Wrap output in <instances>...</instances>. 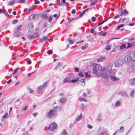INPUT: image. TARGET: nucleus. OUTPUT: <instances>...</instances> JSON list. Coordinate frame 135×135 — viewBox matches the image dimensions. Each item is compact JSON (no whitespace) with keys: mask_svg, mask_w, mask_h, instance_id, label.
Returning a JSON list of instances; mask_svg holds the SVG:
<instances>
[{"mask_svg":"<svg viewBox=\"0 0 135 135\" xmlns=\"http://www.w3.org/2000/svg\"><path fill=\"white\" fill-rule=\"evenodd\" d=\"M96 19V18L94 17H92L91 18V20L93 22H95V21Z\"/></svg>","mask_w":135,"mask_h":135,"instance_id":"nucleus-55","label":"nucleus"},{"mask_svg":"<svg viewBox=\"0 0 135 135\" xmlns=\"http://www.w3.org/2000/svg\"><path fill=\"white\" fill-rule=\"evenodd\" d=\"M68 42L69 43L71 44H72L74 43V41L73 40H72L71 39V38H69L68 39Z\"/></svg>","mask_w":135,"mask_h":135,"instance_id":"nucleus-26","label":"nucleus"},{"mask_svg":"<svg viewBox=\"0 0 135 135\" xmlns=\"http://www.w3.org/2000/svg\"><path fill=\"white\" fill-rule=\"evenodd\" d=\"M38 36V34L37 33H35L33 35L28 34V37L31 39H33L36 38Z\"/></svg>","mask_w":135,"mask_h":135,"instance_id":"nucleus-9","label":"nucleus"},{"mask_svg":"<svg viewBox=\"0 0 135 135\" xmlns=\"http://www.w3.org/2000/svg\"><path fill=\"white\" fill-rule=\"evenodd\" d=\"M40 3V1L38 0L35 1V4H38Z\"/></svg>","mask_w":135,"mask_h":135,"instance_id":"nucleus-56","label":"nucleus"},{"mask_svg":"<svg viewBox=\"0 0 135 135\" xmlns=\"http://www.w3.org/2000/svg\"><path fill=\"white\" fill-rule=\"evenodd\" d=\"M42 16L45 19L47 20L48 18L47 14L46 13H42Z\"/></svg>","mask_w":135,"mask_h":135,"instance_id":"nucleus-22","label":"nucleus"},{"mask_svg":"<svg viewBox=\"0 0 135 135\" xmlns=\"http://www.w3.org/2000/svg\"><path fill=\"white\" fill-rule=\"evenodd\" d=\"M119 15H117V16H114L113 17V19H115L117 18H119Z\"/></svg>","mask_w":135,"mask_h":135,"instance_id":"nucleus-59","label":"nucleus"},{"mask_svg":"<svg viewBox=\"0 0 135 135\" xmlns=\"http://www.w3.org/2000/svg\"><path fill=\"white\" fill-rule=\"evenodd\" d=\"M57 127V124L55 122H53L50 125L48 129L51 132H52L56 129Z\"/></svg>","mask_w":135,"mask_h":135,"instance_id":"nucleus-5","label":"nucleus"},{"mask_svg":"<svg viewBox=\"0 0 135 135\" xmlns=\"http://www.w3.org/2000/svg\"><path fill=\"white\" fill-rule=\"evenodd\" d=\"M60 102L63 103L66 102V99L65 98L62 97L60 99Z\"/></svg>","mask_w":135,"mask_h":135,"instance_id":"nucleus-18","label":"nucleus"},{"mask_svg":"<svg viewBox=\"0 0 135 135\" xmlns=\"http://www.w3.org/2000/svg\"><path fill=\"white\" fill-rule=\"evenodd\" d=\"M101 115L100 114H99L98 116V118H97V120L98 121H101Z\"/></svg>","mask_w":135,"mask_h":135,"instance_id":"nucleus-41","label":"nucleus"},{"mask_svg":"<svg viewBox=\"0 0 135 135\" xmlns=\"http://www.w3.org/2000/svg\"><path fill=\"white\" fill-rule=\"evenodd\" d=\"M99 135H108L107 131L104 128H100L99 130Z\"/></svg>","mask_w":135,"mask_h":135,"instance_id":"nucleus-6","label":"nucleus"},{"mask_svg":"<svg viewBox=\"0 0 135 135\" xmlns=\"http://www.w3.org/2000/svg\"><path fill=\"white\" fill-rule=\"evenodd\" d=\"M124 60L125 62L127 63L131 61H132V62L130 54H129L124 57Z\"/></svg>","mask_w":135,"mask_h":135,"instance_id":"nucleus-7","label":"nucleus"},{"mask_svg":"<svg viewBox=\"0 0 135 135\" xmlns=\"http://www.w3.org/2000/svg\"><path fill=\"white\" fill-rule=\"evenodd\" d=\"M47 85V83L45 82L42 86H39L36 89L37 93L40 94H42L43 92V89L45 88Z\"/></svg>","mask_w":135,"mask_h":135,"instance_id":"nucleus-2","label":"nucleus"},{"mask_svg":"<svg viewBox=\"0 0 135 135\" xmlns=\"http://www.w3.org/2000/svg\"><path fill=\"white\" fill-rule=\"evenodd\" d=\"M75 12H76L75 10V9H74L72 10V11H71V13L72 14H74L75 13Z\"/></svg>","mask_w":135,"mask_h":135,"instance_id":"nucleus-61","label":"nucleus"},{"mask_svg":"<svg viewBox=\"0 0 135 135\" xmlns=\"http://www.w3.org/2000/svg\"><path fill=\"white\" fill-rule=\"evenodd\" d=\"M129 21V20L128 18H124L123 19V22H128Z\"/></svg>","mask_w":135,"mask_h":135,"instance_id":"nucleus-34","label":"nucleus"},{"mask_svg":"<svg viewBox=\"0 0 135 135\" xmlns=\"http://www.w3.org/2000/svg\"><path fill=\"white\" fill-rule=\"evenodd\" d=\"M85 77L89 78L90 76L91 75L90 74H88V73H85Z\"/></svg>","mask_w":135,"mask_h":135,"instance_id":"nucleus-40","label":"nucleus"},{"mask_svg":"<svg viewBox=\"0 0 135 135\" xmlns=\"http://www.w3.org/2000/svg\"><path fill=\"white\" fill-rule=\"evenodd\" d=\"M18 3H23L25 2V0H20L18 1Z\"/></svg>","mask_w":135,"mask_h":135,"instance_id":"nucleus-52","label":"nucleus"},{"mask_svg":"<svg viewBox=\"0 0 135 135\" xmlns=\"http://www.w3.org/2000/svg\"><path fill=\"white\" fill-rule=\"evenodd\" d=\"M28 108V107L27 106H25L21 110L22 111H26Z\"/></svg>","mask_w":135,"mask_h":135,"instance_id":"nucleus-44","label":"nucleus"},{"mask_svg":"<svg viewBox=\"0 0 135 135\" xmlns=\"http://www.w3.org/2000/svg\"><path fill=\"white\" fill-rule=\"evenodd\" d=\"M128 14V12L126 9L123 10L121 14H120V16H122L123 15L124 16H125L126 15H127Z\"/></svg>","mask_w":135,"mask_h":135,"instance_id":"nucleus-13","label":"nucleus"},{"mask_svg":"<svg viewBox=\"0 0 135 135\" xmlns=\"http://www.w3.org/2000/svg\"><path fill=\"white\" fill-rule=\"evenodd\" d=\"M82 117L81 113L80 115L76 119L75 122H76L79 121L82 118Z\"/></svg>","mask_w":135,"mask_h":135,"instance_id":"nucleus-15","label":"nucleus"},{"mask_svg":"<svg viewBox=\"0 0 135 135\" xmlns=\"http://www.w3.org/2000/svg\"><path fill=\"white\" fill-rule=\"evenodd\" d=\"M126 93L124 91H121L119 93V94L123 96H125L126 95Z\"/></svg>","mask_w":135,"mask_h":135,"instance_id":"nucleus-28","label":"nucleus"},{"mask_svg":"<svg viewBox=\"0 0 135 135\" xmlns=\"http://www.w3.org/2000/svg\"><path fill=\"white\" fill-rule=\"evenodd\" d=\"M97 68L96 67L93 68L92 70V73L94 74H96L97 73Z\"/></svg>","mask_w":135,"mask_h":135,"instance_id":"nucleus-29","label":"nucleus"},{"mask_svg":"<svg viewBox=\"0 0 135 135\" xmlns=\"http://www.w3.org/2000/svg\"><path fill=\"white\" fill-rule=\"evenodd\" d=\"M3 13L7 17H8L9 16V15L6 11H3Z\"/></svg>","mask_w":135,"mask_h":135,"instance_id":"nucleus-36","label":"nucleus"},{"mask_svg":"<svg viewBox=\"0 0 135 135\" xmlns=\"http://www.w3.org/2000/svg\"><path fill=\"white\" fill-rule=\"evenodd\" d=\"M70 82V80H69L67 77L64 79L63 83H69Z\"/></svg>","mask_w":135,"mask_h":135,"instance_id":"nucleus-17","label":"nucleus"},{"mask_svg":"<svg viewBox=\"0 0 135 135\" xmlns=\"http://www.w3.org/2000/svg\"><path fill=\"white\" fill-rule=\"evenodd\" d=\"M88 44H85L84 46L81 47V49L83 50H84L86 48L88 47Z\"/></svg>","mask_w":135,"mask_h":135,"instance_id":"nucleus-32","label":"nucleus"},{"mask_svg":"<svg viewBox=\"0 0 135 135\" xmlns=\"http://www.w3.org/2000/svg\"><path fill=\"white\" fill-rule=\"evenodd\" d=\"M57 111L55 110H50L46 114V116L50 118L56 115Z\"/></svg>","mask_w":135,"mask_h":135,"instance_id":"nucleus-3","label":"nucleus"},{"mask_svg":"<svg viewBox=\"0 0 135 135\" xmlns=\"http://www.w3.org/2000/svg\"><path fill=\"white\" fill-rule=\"evenodd\" d=\"M112 65L110 64L108 65L106 68L101 66H98L97 68L99 71L101 72L108 71L109 72V76L110 79L113 81H117L119 80V78L115 76V72L112 70Z\"/></svg>","mask_w":135,"mask_h":135,"instance_id":"nucleus-1","label":"nucleus"},{"mask_svg":"<svg viewBox=\"0 0 135 135\" xmlns=\"http://www.w3.org/2000/svg\"><path fill=\"white\" fill-rule=\"evenodd\" d=\"M127 44L128 45V46L127 47V49H128V48H130V47H133L132 46L131 43H129L128 42L127 43Z\"/></svg>","mask_w":135,"mask_h":135,"instance_id":"nucleus-37","label":"nucleus"},{"mask_svg":"<svg viewBox=\"0 0 135 135\" xmlns=\"http://www.w3.org/2000/svg\"><path fill=\"white\" fill-rule=\"evenodd\" d=\"M127 71L129 72H132L135 71V63H131V64L129 65Z\"/></svg>","mask_w":135,"mask_h":135,"instance_id":"nucleus-4","label":"nucleus"},{"mask_svg":"<svg viewBox=\"0 0 135 135\" xmlns=\"http://www.w3.org/2000/svg\"><path fill=\"white\" fill-rule=\"evenodd\" d=\"M66 77L69 80H70V81L71 79L74 77V75L70 73Z\"/></svg>","mask_w":135,"mask_h":135,"instance_id":"nucleus-14","label":"nucleus"},{"mask_svg":"<svg viewBox=\"0 0 135 135\" xmlns=\"http://www.w3.org/2000/svg\"><path fill=\"white\" fill-rule=\"evenodd\" d=\"M132 46H135V42H133L131 43Z\"/></svg>","mask_w":135,"mask_h":135,"instance_id":"nucleus-60","label":"nucleus"},{"mask_svg":"<svg viewBox=\"0 0 135 135\" xmlns=\"http://www.w3.org/2000/svg\"><path fill=\"white\" fill-rule=\"evenodd\" d=\"M87 127L88 128L90 129H91L93 128L92 126L91 125L89 124H88Z\"/></svg>","mask_w":135,"mask_h":135,"instance_id":"nucleus-53","label":"nucleus"},{"mask_svg":"<svg viewBox=\"0 0 135 135\" xmlns=\"http://www.w3.org/2000/svg\"><path fill=\"white\" fill-rule=\"evenodd\" d=\"M22 25H20L17 27V30L18 31L20 30L22 28Z\"/></svg>","mask_w":135,"mask_h":135,"instance_id":"nucleus-46","label":"nucleus"},{"mask_svg":"<svg viewBox=\"0 0 135 135\" xmlns=\"http://www.w3.org/2000/svg\"><path fill=\"white\" fill-rule=\"evenodd\" d=\"M99 33L100 35H101L102 36H104L106 35L107 33L106 32H105L104 33L103 31H102L101 32H99Z\"/></svg>","mask_w":135,"mask_h":135,"instance_id":"nucleus-31","label":"nucleus"},{"mask_svg":"<svg viewBox=\"0 0 135 135\" xmlns=\"http://www.w3.org/2000/svg\"><path fill=\"white\" fill-rule=\"evenodd\" d=\"M105 59V57H102L99 59H97V61L98 62L100 61L101 62L103 61Z\"/></svg>","mask_w":135,"mask_h":135,"instance_id":"nucleus-23","label":"nucleus"},{"mask_svg":"<svg viewBox=\"0 0 135 135\" xmlns=\"http://www.w3.org/2000/svg\"><path fill=\"white\" fill-rule=\"evenodd\" d=\"M21 103L20 101L18 100H16L15 103L14 104L16 106H18L20 105Z\"/></svg>","mask_w":135,"mask_h":135,"instance_id":"nucleus-19","label":"nucleus"},{"mask_svg":"<svg viewBox=\"0 0 135 135\" xmlns=\"http://www.w3.org/2000/svg\"><path fill=\"white\" fill-rule=\"evenodd\" d=\"M135 94V89L132 90L130 94V95L131 97L133 98L134 97V94Z\"/></svg>","mask_w":135,"mask_h":135,"instance_id":"nucleus-25","label":"nucleus"},{"mask_svg":"<svg viewBox=\"0 0 135 135\" xmlns=\"http://www.w3.org/2000/svg\"><path fill=\"white\" fill-rule=\"evenodd\" d=\"M37 114H38V113H33V115L35 117L37 115Z\"/></svg>","mask_w":135,"mask_h":135,"instance_id":"nucleus-63","label":"nucleus"},{"mask_svg":"<svg viewBox=\"0 0 135 135\" xmlns=\"http://www.w3.org/2000/svg\"><path fill=\"white\" fill-rule=\"evenodd\" d=\"M86 90H87V93L88 94V95L90 94L91 93L90 91H89V90H88V89H87Z\"/></svg>","mask_w":135,"mask_h":135,"instance_id":"nucleus-62","label":"nucleus"},{"mask_svg":"<svg viewBox=\"0 0 135 135\" xmlns=\"http://www.w3.org/2000/svg\"><path fill=\"white\" fill-rule=\"evenodd\" d=\"M98 2V0H95L93 2L91 3L90 4V6H92L96 3Z\"/></svg>","mask_w":135,"mask_h":135,"instance_id":"nucleus-30","label":"nucleus"},{"mask_svg":"<svg viewBox=\"0 0 135 135\" xmlns=\"http://www.w3.org/2000/svg\"><path fill=\"white\" fill-rule=\"evenodd\" d=\"M103 73L102 75V77L104 78L107 79L108 78V75L107 74V72H106L105 71L104 72H102Z\"/></svg>","mask_w":135,"mask_h":135,"instance_id":"nucleus-11","label":"nucleus"},{"mask_svg":"<svg viewBox=\"0 0 135 135\" xmlns=\"http://www.w3.org/2000/svg\"><path fill=\"white\" fill-rule=\"evenodd\" d=\"M79 100L80 101H85V102H87V99L85 98H83L82 97H80L79 98Z\"/></svg>","mask_w":135,"mask_h":135,"instance_id":"nucleus-21","label":"nucleus"},{"mask_svg":"<svg viewBox=\"0 0 135 135\" xmlns=\"http://www.w3.org/2000/svg\"><path fill=\"white\" fill-rule=\"evenodd\" d=\"M126 48V46L125 44H123L120 47V48L121 49H122Z\"/></svg>","mask_w":135,"mask_h":135,"instance_id":"nucleus-27","label":"nucleus"},{"mask_svg":"<svg viewBox=\"0 0 135 135\" xmlns=\"http://www.w3.org/2000/svg\"><path fill=\"white\" fill-rule=\"evenodd\" d=\"M44 41H46L47 40L48 37L46 36H45L43 38Z\"/></svg>","mask_w":135,"mask_h":135,"instance_id":"nucleus-49","label":"nucleus"},{"mask_svg":"<svg viewBox=\"0 0 135 135\" xmlns=\"http://www.w3.org/2000/svg\"><path fill=\"white\" fill-rule=\"evenodd\" d=\"M15 1L13 0L12 1L10 2L8 4V6H12L13 5L14 3L15 2Z\"/></svg>","mask_w":135,"mask_h":135,"instance_id":"nucleus-33","label":"nucleus"},{"mask_svg":"<svg viewBox=\"0 0 135 135\" xmlns=\"http://www.w3.org/2000/svg\"><path fill=\"white\" fill-rule=\"evenodd\" d=\"M22 116V114H18L17 115V118H20Z\"/></svg>","mask_w":135,"mask_h":135,"instance_id":"nucleus-54","label":"nucleus"},{"mask_svg":"<svg viewBox=\"0 0 135 135\" xmlns=\"http://www.w3.org/2000/svg\"><path fill=\"white\" fill-rule=\"evenodd\" d=\"M18 68H16V69L14 71L13 73H12L14 75L15 74L16 72H17L18 70Z\"/></svg>","mask_w":135,"mask_h":135,"instance_id":"nucleus-50","label":"nucleus"},{"mask_svg":"<svg viewBox=\"0 0 135 135\" xmlns=\"http://www.w3.org/2000/svg\"><path fill=\"white\" fill-rule=\"evenodd\" d=\"M14 35L15 36L18 37L21 36V33L20 31L15 32L14 33Z\"/></svg>","mask_w":135,"mask_h":135,"instance_id":"nucleus-16","label":"nucleus"},{"mask_svg":"<svg viewBox=\"0 0 135 135\" xmlns=\"http://www.w3.org/2000/svg\"><path fill=\"white\" fill-rule=\"evenodd\" d=\"M18 22V20L17 19H15L13 20L12 22V23L13 24H15L17 23Z\"/></svg>","mask_w":135,"mask_h":135,"instance_id":"nucleus-47","label":"nucleus"},{"mask_svg":"<svg viewBox=\"0 0 135 135\" xmlns=\"http://www.w3.org/2000/svg\"><path fill=\"white\" fill-rule=\"evenodd\" d=\"M124 129L123 126H121L119 129V132H122L124 131Z\"/></svg>","mask_w":135,"mask_h":135,"instance_id":"nucleus-38","label":"nucleus"},{"mask_svg":"<svg viewBox=\"0 0 135 135\" xmlns=\"http://www.w3.org/2000/svg\"><path fill=\"white\" fill-rule=\"evenodd\" d=\"M129 81L130 85H135V78L129 80Z\"/></svg>","mask_w":135,"mask_h":135,"instance_id":"nucleus-12","label":"nucleus"},{"mask_svg":"<svg viewBox=\"0 0 135 135\" xmlns=\"http://www.w3.org/2000/svg\"><path fill=\"white\" fill-rule=\"evenodd\" d=\"M120 104V102L119 101H116L115 104V105L117 106H119Z\"/></svg>","mask_w":135,"mask_h":135,"instance_id":"nucleus-24","label":"nucleus"},{"mask_svg":"<svg viewBox=\"0 0 135 135\" xmlns=\"http://www.w3.org/2000/svg\"><path fill=\"white\" fill-rule=\"evenodd\" d=\"M78 79H71L70 81V82L75 83L78 81Z\"/></svg>","mask_w":135,"mask_h":135,"instance_id":"nucleus-42","label":"nucleus"},{"mask_svg":"<svg viewBox=\"0 0 135 135\" xmlns=\"http://www.w3.org/2000/svg\"><path fill=\"white\" fill-rule=\"evenodd\" d=\"M48 54H51L52 53V51L51 50H49L47 52Z\"/></svg>","mask_w":135,"mask_h":135,"instance_id":"nucleus-51","label":"nucleus"},{"mask_svg":"<svg viewBox=\"0 0 135 135\" xmlns=\"http://www.w3.org/2000/svg\"><path fill=\"white\" fill-rule=\"evenodd\" d=\"M62 135H66L67 134V132L66 130L64 129L63 131L62 132Z\"/></svg>","mask_w":135,"mask_h":135,"instance_id":"nucleus-35","label":"nucleus"},{"mask_svg":"<svg viewBox=\"0 0 135 135\" xmlns=\"http://www.w3.org/2000/svg\"><path fill=\"white\" fill-rule=\"evenodd\" d=\"M53 18V17L52 16H50L48 22L49 23H51V20Z\"/></svg>","mask_w":135,"mask_h":135,"instance_id":"nucleus-43","label":"nucleus"},{"mask_svg":"<svg viewBox=\"0 0 135 135\" xmlns=\"http://www.w3.org/2000/svg\"><path fill=\"white\" fill-rule=\"evenodd\" d=\"M88 40L91 42H93L94 40L92 38H89V39Z\"/></svg>","mask_w":135,"mask_h":135,"instance_id":"nucleus-64","label":"nucleus"},{"mask_svg":"<svg viewBox=\"0 0 135 135\" xmlns=\"http://www.w3.org/2000/svg\"><path fill=\"white\" fill-rule=\"evenodd\" d=\"M128 40L130 41H132L133 40H135V38L134 37L129 38H128Z\"/></svg>","mask_w":135,"mask_h":135,"instance_id":"nucleus-58","label":"nucleus"},{"mask_svg":"<svg viewBox=\"0 0 135 135\" xmlns=\"http://www.w3.org/2000/svg\"><path fill=\"white\" fill-rule=\"evenodd\" d=\"M86 107V106L83 104L81 103L80 105V108L83 111H84V109Z\"/></svg>","mask_w":135,"mask_h":135,"instance_id":"nucleus-20","label":"nucleus"},{"mask_svg":"<svg viewBox=\"0 0 135 135\" xmlns=\"http://www.w3.org/2000/svg\"><path fill=\"white\" fill-rule=\"evenodd\" d=\"M110 49V47L109 45L107 46L106 47V49L107 50H109Z\"/></svg>","mask_w":135,"mask_h":135,"instance_id":"nucleus-48","label":"nucleus"},{"mask_svg":"<svg viewBox=\"0 0 135 135\" xmlns=\"http://www.w3.org/2000/svg\"><path fill=\"white\" fill-rule=\"evenodd\" d=\"M123 63V60L120 59L117 60L115 62V66L117 67L121 65Z\"/></svg>","mask_w":135,"mask_h":135,"instance_id":"nucleus-8","label":"nucleus"},{"mask_svg":"<svg viewBox=\"0 0 135 135\" xmlns=\"http://www.w3.org/2000/svg\"><path fill=\"white\" fill-rule=\"evenodd\" d=\"M132 62H135V51L133 52H131L130 53Z\"/></svg>","mask_w":135,"mask_h":135,"instance_id":"nucleus-10","label":"nucleus"},{"mask_svg":"<svg viewBox=\"0 0 135 135\" xmlns=\"http://www.w3.org/2000/svg\"><path fill=\"white\" fill-rule=\"evenodd\" d=\"M79 76L80 77H83L84 76V74L83 73L80 72L79 73Z\"/></svg>","mask_w":135,"mask_h":135,"instance_id":"nucleus-39","label":"nucleus"},{"mask_svg":"<svg viewBox=\"0 0 135 135\" xmlns=\"http://www.w3.org/2000/svg\"><path fill=\"white\" fill-rule=\"evenodd\" d=\"M28 90H29V93H33V90H31V89L29 88L28 89Z\"/></svg>","mask_w":135,"mask_h":135,"instance_id":"nucleus-57","label":"nucleus"},{"mask_svg":"<svg viewBox=\"0 0 135 135\" xmlns=\"http://www.w3.org/2000/svg\"><path fill=\"white\" fill-rule=\"evenodd\" d=\"M8 115V114L7 113H6L4 114L2 116V118H6L7 117V116Z\"/></svg>","mask_w":135,"mask_h":135,"instance_id":"nucleus-45","label":"nucleus"}]
</instances>
